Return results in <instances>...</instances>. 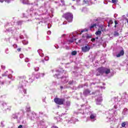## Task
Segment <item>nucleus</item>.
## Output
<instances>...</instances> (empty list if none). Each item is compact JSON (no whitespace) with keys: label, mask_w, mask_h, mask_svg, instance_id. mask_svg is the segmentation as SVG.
I'll use <instances>...</instances> for the list:
<instances>
[{"label":"nucleus","mask_w":128,"mask_h":128,"mask_svg":"<svg viewBox=\"0 0 128 128\" xmlns=\"http://www.w3.org/2000/svg\"><path fill=\"white\" fill-rule=\"evenodd\" d=\"M54 102H56V104H64V99L56 98L54 100Z\"/></svg>","instance_id":"obj_4"},{"label":"nucleus","mask_w":128,"mask_h":128,"mask_svg":"<svg viewBox=\"0 0 128 128\" xmlns=\"http://www.w3.org/2000/svg\"><path fill=\"white\" fill-rule=\"evenodd\" d=\"M20 50H21L20 48H18V52H20Z\"/></svg>","instance_id":"obj_29"},{"label":"nucleus","mask_w":128,"mask_h":128,"mask_svg":"<svg viewBox=\"0 0 128 128\" xmlns=\"http://www.w3.org/2000/svg\"><path fill=\"white\" fill-rule=\"evenodd\" d=\"M38 70H40V68H38V67H37L34 68V70L36 72H38Z\"/></svg>","instance_id":"obj_20"},{"label":"nucleus","mask_w":128,"mask_h":128,"mask_svg":"<svg viewBox=\"0 0 128 128\" xmlns=\"http://www.w3.org/2000/svg\"><path fill=\"white\" fill-rule=\"evenodd\" d=\"M96 0H87V1L84 0V2H85V4H90V2L92 4H94V2H96Z\"/></svg>","instance_id":"obj_6"},{"label":"nucleus","mask_w":128,"mask_h":128,"mask_svg":"<svg viewBox=\"0 0 128 128\" xmlns=\"http://www.w3.org/2000/svg\"><path fill=\"white\" fill-rule=\"evenodd\" d=\"M41 76H44V74H41Z\"/></svg>","instance_id":"obj_36"},{"label":"nucleus","mask_w":128,"mask_h":128,"mask_svg":"<svg viewBox=\"0 0 128 128\" xmlns=\"http://www.w3.org/2000/svg\"><path fill=\"white\" fill-rule=\"evenodd\" d=\"M64 18L69 22H72V14L70 13H66L64 15Z\"/></svg>","instance_id":"obj_2"},{"label":"nucleus","mask_w":128,"mask_h":128,"mask_svg":"<svg viewBox=\"0 0 128 128\" xmlns=\"http://www.w3.org/2000/svg\"><path fill=\"white\" fill-rule=\"evenodd\" d=\"M114 28H116V25H115V26H114Z\"/></svg>","instance_id":"obj_44"},{"label":"nucleus","mask_w":128,"mask_h":128,"mask_svg":"<svg viewBox=\"0 0 128 128\" xmlns=\"http://www.w3.org/2000/svg\"><path fill=\"white\" fill-rule=\"evenodd\" d=\"M24 94H26V91H25V92H24Z\"/></svg>","instance_id":"obj_52"},{"label":"nucleus","mask_w":128,"mask_h":128,"mask_svg":"<svg viewBox=\"0 0 128 128\" xmlns=\"http://www.w3.org/2000/svg\"><path fill=\"white\" fill-rule=\"evenodd\" d=\"M92 42H94V40H96V38H92V40H91Z\"/></svg>","instance_id":"obj_25"},{"label":"nucleus","mask_w":128,"mask_h":128,"mask_svg":"<svg viewBox=\"0 0 128 128\" xmlns=\"http://www.w3.org/2000/svg\"><path fill=\"white\" fill-rule=\"evenodd\" d=\"M40 56H42L41 55Z\"/></svg>","instance_id":"obj_51"},{"label":"nucleus","mask_w":128,"mask_h":128,"mask_svg":"<svg viewBox=\"0 0 128 128\" xmlns=\"http://www.w3.org/2000/svg\"><path fill=\"white\" fill-rule=\"evenodd\" d=\"M50 24H49L48 25V28H50Z\"/></svg>","instance_id":"obj_34"},{"label":"nucleus","mask_w":128,"mask_h":128,"mask_svg":"<svg viewBox=\"0 0 128 128\" xmlns=\"http://www.w3.org/2000/svg\"><path fill=\"white\" fill-rule=\"evenodd\" d=\"M73 1H74V0H72Z\"/></svg>","instance_id":"obj_50"},{"label":"nucleus","mask_w":128,"mask_h":128,"mask_svg":"<svg viewBox=\"0 0 128 128\" xmlns=\"http://www.w3.org/2000/svg\"><path fill=\"white\" fill-rule=\"evenodd\" d=\"M0 2H4V0H0Z\"/></svg>","instance_id":"obj_37"},{"label":"nucleus","mask_w":128,"mask_h":128,"mask_svg":"<svg viewBox=\"0 0 128 128\" xmlns=\"http://www.w3.org/2000/svg\"><path fill=\"white\" fill-rule=\"evenodd\" d=\"M45 60H48V57L46 56L44 58Z\"/></svg>","instance_id":"obj_23"},{"label":"nucleus","mask_w":128,"mask_h":128,"mask_svg":"<svg viewBox=\"0 0 128 128\" xmlns=\"http://www.w3.org/2000/svg\"><path fill=\"white\" fill-rule=\"evenodd\" d=\"M22 44H28V41H23Z\"/></svg>","instance_id":"obj_15"},{"label":"nucleus","mask_w":128,"mask_h":128,"mask_svg":"<svg viewBox=\"0 0 128 128\" xmlns=\"http://www.w3.org/2000/svg\"><path fill=\"white\" fill-rule=\"evenodd\" d=\"M64 80H66V78H62V81H63Z\"/></svg>","instance_id":"obj_35"},{"label":"nucleus","mask_w":128,"mask_h":128,"mask_svg":"<svg viewBox=\"0 0 128 128\" xmlns=\"http://www.w3.org/2000/svg\"><path fill=\"white\" fill-rule=\"evenodd\" d=\"M76 54H77L76 51H73L72 52V56H76Z\"/></svg>","instance_id":"obj_14"},{"label":"nucleus","mask_w":128,"mask_h":128,"mask_svg":"<svg viewBox=\"0 0 128 128\" xmlns=\"http://www.w3.org/2000/svg\"><path fill=\"white\" fill-rule=\"evenodd\" d=\"M84 96H88V94H90V90H86L84 92Z\"/></svg>","instance_id":"obj_8"},{"label":"nucleus","mask_w":128,"mask_h":128,"mask_svg":"<svg viewBox=\"0 0 128 128\" xmlns=\"http://www.w3.org/2000/svg\"><path fill=\"white\" fill-rule=\"evenodd\" d=\"M14 118H18V116H16Z\"/></svg>","instance_id":"obj_45"},{"label":"nucleus","mask_w":128,"mask_h":128,"mask_svg":"<svg viewBox=\"0 0 128 128\" xmlns=\"http://www.w3.org/2000/svg\"><path fill=\"white\" fill-rule=\"evenodd\" d=\"M122 128H124L126 126V122L122 123Z\"/></svg>","instance_id":"obj_18"},{"label":"nucleus","mask_w":128,"mask_h":128,"mask_svg":"<svg viewBox=\"0 0 128 128\" xmlns=\"http://www.w3.org/2000/svg\"><path fill=\"white\" fill-rule=\"evenodd\" d=\"M74 40H76V39L72 38V40H70V42H74Z\"/></svg>","instance_id":"obj_22"},{"label":"nucleus","mask_w":128,"mask_h":128,"mask_svg":"<svg viewBox=\"0 0 128 128\" xmlns=\"http://www.w3.org/2000/svg\"><path fill=\"white\" fill-rule=\"evenodd\" d=\"M86 36L87 38H92V35H88V34H86Z\"/></svg>","instance_id":"obj_13"},{"label":"nucleus","mask_w":128,"mask_h":128,"mask_svg":"<svg viewBox=\"0 0 128 128\" xmlns=\"http://www.w3.org/2000/svg\"><path fill=\"white\" fill-rule=\"evenodd\" d=\"M72 8L73 10H76V8H74V6H72Z\"/></svg>","instance_id":"obj_33"},{"label":"nucleus","mask_w":128,"mask_h":128,"mask_svg":"<svg viewBox=\"0 0 128 128\" xmlns=\"http://www.w3.org/2000/svg\"><path fill=\"white\" fill-rule=\"evenodd\" d=\"M6 2H10V1H8V0H6Z\"/></svg>","instance_id":"obj_46"},{"label":"nucleus","mask_w":128,"mask_h":128,"mask_svg":"<svg viewBox=\"0 0 128 128\" xmlns=\"http://www.w3.org/2000/svg\"><path fill=\"white\" fill-rule=\"evenodd\" d=\"M126 20L127 21V22L128 24V18H126Z\"/></svg>","instance_id":"obj_40"},{"label":"nucleus","mask_w":128,"mask_h":128,"mask_svg":"<svg viewBox=\"0 0 128 128\" xmlns=\"http://www.w3.org/2000/svg\"><path fill=\"white\" fill-rule=\"evenodd\" d=\"M61 3L60 4V6H64V0H61Z\"/></svg>","instance_id":"obj_16"},{"label":"nucleus","mask_w":128,"mask_h":128,"mask_svg":"<svg viewBox=\"0 0 128 128\" xmlns=\"http://www.w3.org/2000/svg\"><path fill=\"white\" fill-rule=\"evenodd\" d=\"M104 26H100L98 31L95 32V34H96V36H100V34H102V32H104Z\"/></svg>","instance_id":"obj_3"},{"label":"nucleus","mask_w":128,"mask_h":128,"mask_svg":"<svg viewBox=\"0 0 128 128\" xmlns=\"http://www.w3.org/2000/svg\"><path fill=\"white\" fill-rule=\"evenodd\" d=\"M90 50V47L88 46H84L82 48V52H88Z\"/></svg>","instance_id":"obj_5"},{"label":"nucleus","mask_w":128,"mask_h":128,"mask_svg":"<svg viewBox=\"0 0 128 128\" xmlns=\"http://www.w3.org/2000/svg\"><path fill=\"white\" fill-rule=\"evenodd\" d=\"M76 2L78 4H80V0H76Z\"/></svg>","instance_id":"obj_24"},{"label":"nucleus","mask_w":128,"mask_h":128,"mask_svg":"<svg viewBox=\"0 0 128 128\" xmlns=\"http://www.w3.org/2000/svg\"><path fill=\"white\" fill-rule=\"evenodd\" d=\"M68 82V80H66V81L65 82Z\"/></svg>","instance_id":"obj_49"},{"label":"nucleus","mask_w":128,"mask_h":128,"mask_svg":"<svg viewBox=\"0 0 128 128\" xmlns=\"http://www.w3.org/2000/svg\"><path fill=\"white\" fill-rule=\"evenodd\" d=\"M49 32H50V31H49V32H48V34Z\"/></svg>","instance_id":"obj_47"},{"label":"nucleus","mask_w":128,"mask_h":128,"mask_svg":"<svg viewBox=\"0 0 128 128\" xmlns=\"http://www.w3.org/2000/svg\"><path fill=\"white\" fill-rule=\"evenodd\" d=\"M100 74H108L110 72V70L108 69V68H104V67H102L98 68V70Z\"/></svg>","instance_id":"obj_1"},{"label":"nucleus","mask_w":128,"mask_h":128,"mask_svg":"<svg viewBox=\"0 0 128 128\" xmlns=\"http://www.w3.org/2000/svg\"><path fill=\"white\" fill-rule=\"evenodd\" d=\"M63 24H66V22H63Z\"/></svg>","instance_id":"obj_28"},{"label":"nucleus","mask_w":128,"mask_h":128,"mask_svg":"<svg viewBox=\"0 0 128 128\" xmlns=\"http://www.w3.org/2000/svg\"><path fill=\"white\" fill-rule=\"evenodd\" d=\"M60 88H62V86H60Z\"/></svg>","instance_id":"obj_48"},{"label":"nucleus","mask_w":128,"mask_h":128,"mask_svg":"<svg viewBox=\"0 0 128 128\" xmlns=\"http://www.w3.org/2000/svg\"><path fill=\"white\" fill-rule=\"evenodd\" d=\"M25 62H28V59H26V60H25Z\"/></svg>","instance_id":"obj_30"},{"label":"nucleus","mask_w":128,"mask_h":128,"mask_svg":"<svg viewBox=\"0 0 128 128\" xmlns=\"http://www.w3.org/2000/svg\"><path fill=\"white\" fill-rule=\"evenodd\" d=\"M20 58H24V54H20Z\"/></svg>","instance_id":"obj_21"},{"label":"nucleus","mask_w":128,"mask_h":128,"mask_svg":"<svg viewBox=\"0 0 128 128\" xmlns=\"http://www.w3.org/2000/svg\"><path fill=\"white\" fill-rule=\"evenodd\" d=\"M3 124H4V123H3L2 122H1V124L2 125Z\"/></svg>","instance_id":"obj_42"},{"label":"nucleus","mask_w":128,"mask_h":128,"mask_svg":"<svg viewBox=\"0 0 128 128\" xmlns=\"http://www.w3.org/2000/svg\"><path fill=\"white\" fill-rule=\"evenodd\" d=\"M22 4H28V0H20Z\"/></svg>","instance_id":"obj_10"},{"label":"nucleus","mask_w":128,"mask_h":128,"mask_svg":"<svg viewBox=\"0 0 128 128\" xmlns=\"http://www.w3.org/2000/svg\"><path fill=\"white\" fill-rule=\"evenodd\" d=\"M124 50H121L119 54H118L116 55V57L117 58H120V56H124Z\"/></svg>","instance_id":"obj_7"},{"label":"nucleus","mask_w":128,"mask_h":128,"mask_svg":"<svg viewBox=\"0 0 128 128\" xmlns=\"http://www.w3.org/2000/svg\"><path fill=\"white\" fill-rule=\"evenodd\" d=\"M96 100H97L96 104H100L101 102H102V97H100L99 98H97Z\"/></svg>","instance_id":"obj_9"},{"label":"nucleus","mask_w":128,"mask_h":128,"mask_svg":"<svg viewBox=\"0 0 128 128\" xmlns=\"http://www.w3.org/2000/svg\"><path fill=\"white\" fill-rule=\"evenodd\" d=\"M2 68H3V70H4V68H6V66H2Z\"/></svg>","instance_id":"obj_26"},{"label":"nucleus","mask_w":128,"mask_h":128,"mask_svg":"<svg viewBox=\"0 0 128 128\" xmlns=\"http://www.w3.org/2000/svg\"><path fill=\"white\" fill-rule=\"evenodd\" d=\"M118 35H119L118 32H114V36H118Z\"/></svg>","instance_id":"obj_19"},{"label":"nucleus","mask_w":128,"mask_h":128,"mask_svg":"<svg viewBox=\"0 0 128 128\" xmlns=\"http://www.w3.org/2000/svg\"><path fill=\"white\" fill-rule=\"evenodd\" d=\"M68 102V106H70V102Z\"/></svg>","instance_id":"obj_43"},{"label":"nucleus","mask_w":128,"mask_h":128,"mask_svg":"<svg viewBox=\"0 0 128 128\" xmlns=\"http://www.w3.org/2000/svg\"><path fill=\"white\" fill-rule=\"evenodd\" d=\"M96 24H94L92 25H91L90 28H96Z\"/></svg>","instance_id":"obj_12"},{"label":"nucleus","mask_w":128,"mask_h":128,"mask_svg":"<svg viewBox=\"0 0 128 128\" xmlns=\"http://www.w3.org/2000/svg\"><path fill=\"white\" fill-rule=\"evenodd\" d=\"M112 0L113 4H116V2H118V0Z\"/></svg>","instance_id":"obj_17"},{"label":"nucleus","mask_w":128,"mask_h":128,"mask_svg":"<svg viewBox=\"0 0 128 128\" xmlns=\"http://www.w3.org/2000/svg\"><path fill=\"white\" fill-rule=\"evenodd\" d=\"M30 108H28V109H27V110H26L27 112H30Z\"/></svg>","instance_id":"obj_31"},{"label":"nucleus","mask_w":128,"mask_h":128,"mask_svg":"<svg viewBox=\"0 0 128 128\" xmlns=\"http://www.w3.org/2000/svg\"><path fill=\"white\" fill-rule=\"evenodd\" d=\"M96 40H98V37H96Z\"/></svg>","instance_id":"obj_39"},{"label":"nucleus","mask_w":128,"mask_h":128,"mask_svg":"<svg viewBox=\"0 0 128 128\" xmlns=\"http://www.w3.org/2000/svg\"><path fill=\"white\" fill-rule=\"evenodd\" d=\"M114 22L116 25L118 24V22H116V21H114Z\"/></svg>","instance_id":"obj_32"},{"label":"nucleus","mask_w":128,"mask_h":128,"mask_svg":"<svg viewBox=\"0 0 128 128\" xmlns=\"http://www.w3.org/2000/svg\"><path fill=\"white\" fill-rule=\"evenodd\" d=\"M56 76H58V74H56L55 75V78H56Z\"/></svg>","instance_id":"obj_41"},{"label":"nucleus","mask_w":128,"mask_h":128,"mask_svg":"<svg viewBox=\"0 0 128 128\" xmlns=\"http://www.w3.org/2000/svg\"><path fill=\"white\" fill-rule=\"evenodd\" d=\"M22 128V125H20L18 126V128Z\"/></svg>","instance_id":"obj_27"},{"label":"nucleus","mask_w":128,"mask_h":128,"mask_svg":"<svg viewBox=\"0 0 128 128\" xmlns=\"http://www.w3.org/2000/svg\"><path fill=\"white\" fill-rule=\"evenodd\" d=\"M96 116L95 114H92L90 116L91 120H94V118H96Z\"/></svg>","instance_id":"obj_11"},{"label":"nucleus","mask_w":128,"mask_h":128,"mask_svg":"<svg viewBox=\"0 0 128 128\" xmlns=\"http://www.w3.org/2000/svg\"><path fill=\"white\" fill-rule=\"evenodd\" d=\"M84 32V30H82L81 31V32Z\"/></svg>","instance_id":"obj_38"}]
</instances>
